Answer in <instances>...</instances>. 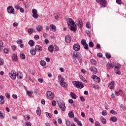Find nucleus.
I'll return each instance as SVG.
<instances>
[{
    "instance_id": "obj_58",
    "label": "nucleus",
    "mask_w": 126,
    "mask_h": 126,
    "mask_svg": "<svg viewBox=\"0 0 126 126\" xmlns=\"http://www.w3.org/2000/svg\"><path fill=\"white\" fill-rule=\"evenodd\" d=\"M97 56L98 58H102L103 57V54L101 53H97Z\"/></svg>"
},
{
    "instance_id": "obj_31",
    "label": "nucleus",
    "mask_w": 126,
    "mask_h": 126,
    "mask_svg": "<svg viewBox=\"0 0 126 126\" xmlns=\"http://www.w3.org/2000/svg\"><path fill=\"white\" fill-rule=\"evenodd\" d=\"M70 96L72 99H76V97H77L76 94H74V93L71 92L70 93Z\"/></svg>"
},
{
    "instance_id": "obj_21",
    "label": "nucleus",
    "mask_w": 126,
    "mask_h": 126,
    "mask_svg": "<svg viewBox=\"0 0 126 126\" xmlns=\"http://www.w3.org/2000/svg\"><path fill=\"white\" fill-rule=\"evenodd\" d=\"M90 70H91L93 73H97V68L95 66H92L90 68Z\"/></svg>"
},
{
    "instance_id": "obj_25",
    "label": "nucleus",
    "mask_w": 126,
    "mask_h": 126,
    "mask_svg": "<svg viewBox=\"0 0 126 126\" xmlns=\"http://www.w3.org/2000/svg\"><path fill=\"white\" fill-rule=\"evenodd\" d=\"M115 67V69H120V68H121V67H122V65H121L120 64H114V67Z\"/></svg>"
},
{
    "instance_id": "obj_6",
    "label": "nucleus",
    "mask_w": 126,
    "mask_h": 126,
    "mask_svg": "<svg viewBox=\"0 0 126 126\" xmlns=\"http://www.w3.org/2000/svg\"><path fill=\"white\" fill-rule=\"evenodd\" d=\"M60 84L63 88H67V84L64 81V78H61Z\"/></svg>"
},
{
    "instance_id": "obj_1",
    "label": "nucleus",
    "mask_w": 126,
    "mask_h": 126,
    "mask_svg": "<svg viewBox=\"0 0 126 126\" xmlns=\"http://www.w3.org/2000/svg\"><path fill=\"white\" fill-rule=\"evenodd\" d=\"M67 23L69 29L71 30V31H76V25H75L74 21H73L72 19H71V18H69L67 20Z\"/></svg>"
},
{
    "instance_id": "obj_51",
    "label": "nucleus",
    "mask_w": 126,
    "mask_h": 126,
    "mask_svg": "<svg viewBox=\"0 0 126 126\" xmlns=\"http://www.w3.org/2000/svg\"><path fill=\"white\" fill-rule=\"evenodd\" d=\"M94 89H100V87L99 86V85H94Z\"/></svg>"
},
{
    "instance_id": "obj_37",
    "label": "nucleus",
    "mask_w": 126,
    "mask_h": 126,
    "mask_svg": "<svg viewBox=\"0 0 126 126\" xmlns=\"http://www.w3.org/2000/svg\"><path fill=\"white\" fill-rule=\"evenodd\" d=\"M46 117H47L48 119H51L52 118V114L51 113L45 112Z\"/></svg>"
},
{
    "instance_id": "obj_26",
    "label": "nucleus",
    "mask_w": 126,
    "mask_h": 126,
    "mask_svg": "<svg viewBox=\"0 0 126 126\" xmlns=\"http://www.w3.org/2000/svg\"><path fill=\"white\" fill-rule=\"evenodd\" d=\"M100 121L103 125H106V124H107V120H106V119L104 118L103 117H100Z\"/></svg>"
},
{
    "instance_id": "obj_64",
    "label": "nucleus",
    "mask_w": 126,
    "mask_h": 126,
    "mask_svg": "<svg viewBox=\"0 0 126 126\" xmlns=\"http://www.w3.org/2000/svg\"><path fill=\"white\" fill-rule=\"evenodd\" d=\"M102 116H107V113H106V111H103L102 112Z\"/></svg>"
},
{
    "instance_id": "obj_49",
    "label": "nucleus",
    "mask_w": 126,
    "mask_h": 126,
    "mask_svg": "<svg viewBox=\"0 0 126 126\" xmlns=\"http://www.w3.org/2000/svg\"><path fill=\"white\" fill-rule=\"evenodd\" d=\"M0 119H4V114L0 111Z\"/></svg>"
},
{
    "instance_id": "obj_16",
    "label": "nucleus",
    "mask_w": 126,
    "mask_h": 126,
    "mask_svg": "<svg viewBox=\"0 0 126 126\" xmlns=\"http://www.w3.org/2000/svg\"><path fill=\"white\" fill-rule=\"evenodd\" d=\"M50 27L51 31H53V32H56L57 31V27L53 24L50 25Z\"/></svg>"
},
{
    "instance_id": "obj_59",
    "label": "nucleus",
    "mask_w": 126,
    "mask_h": 126,
    "mask_svg": "<svg viewBox=\"0 0 126 126\" xmlns=\"http://www.w3.org/2000/svg\"><path fill=\"white\" fill-rule=\"evenodd\" d=\"M34 38L35 39V40H39V36L38 35V34H35L34 36Z\"/></svg>"
},
{
    "instance_id": "obj_10",
    "label": "nucleus",
    "mask_w": 126,
    "mask_h": 126,
    "mask_svg": "<svg viewBox=\"0 0 126 126\" xmlns=\"http://www.w3.org/2000/svg\"><path fill=\"white\" fill-rule=\"evenodd\" d=\"M81 44L83 46L85 50L87 51L88 50V44L86 43V40L85 39H82L81 41Z\"/></svg>"
},
{
    "instance_id": "obj_12",
    "label": "nucleus",
    "mask_w": 126,
    "mask_h": 126,
    "mask_svg": "<svg viewBox=\"0 0 126 126\" xmlns=\"http://www.w3.org/2000/svg\"><path fill=\"white\" fill-rule=\"evenodd\" d=\"M65 41L66 43H67V44H69V43L71 42V37H70V35H67L65 36Z\"/></svg>"
},
{
    "instance_id": "obj_42",
    "label": "nucleus",
    "mask_w": 126,
    "mask_h": 126,
    "mask_svg": "<svg viewBox=\"0 0 126 126\" xmlns=\"http://www.w3.org/2000/svg\"><path fill=\"white\" fill-rule=\"evenodd\" d=\"M40 64L42 66H44V65H46V62H45L44 61L42 60V61H40Z\"/></svg>"
},
{
    "instance_id": "obj_29",
    "label": "nucleus",
    "mask_w": 126,
    "mask_h": 126,
    "mask_svg": "<svg viewBox=\"0 0 126 126\" xmlns=\"http://www.w3.org/2000/svg\"><path fill=\"white\" fill-rule=\"evenodd\" d=\"M106 66L108 69H110V68H112V67H114V64L113 63H108L107 64Z\"/></svg>"
},
{
    "instance_id": "obj_20",
    "label": "nucleus",
    "mask_w": 126,
    "mask_h": 126,
    "mask_svg": "<svg viewBox=\"0 0 126 126\" xmlns=\"http://www.w3.org/2000/svg\"><path fill=\"white\" fill-rule=\"evenodd\" d=\"M100 4L103 7H106L107 6V2L106 1V0H101Z\"/></svg>"
},
{
    "instance_id": "obj_9",
    "label": "nucleus",
    "mask_w": 126,
    "mask_h": 126,
    "mask_svg": "<svg viewBox=\"0 0 126 126\" xmlns=\"http://www.w3.org/2000/svg\"><path fill=\"white\" fill-rule=\"evenodd\" d=\"M9 76L11 79H16V72L12 70L9 73Z\"/></svg>"
},
{
    "instance_id": "obj_7",
    "label": "nucleus",
    "mask_w": 126,
    "mask_h": 126,
    "mask_svg": "<svg viewBox=\"0 0 126 126\" xmlns=\"http://www.w3.org/2000/svg\"><path fill=\"white\" fill-rule=\"evenodd\" d=\"M32 16L35 19H37V18H39V15H38V11L36 9H33L32 10Z\"/></svg>"
},
{
    "instance_id": "obj_48",
    "label": "nucleus",
    "mask_w": 126,
    "mask_h": 126,
    "mask_svg": "<svg viewBox=\"0 0 126 126\" xmlns=\"http://www.w3.org/2000/svg\"><path fill=\"white\" fill-rule=\"evenodd\" d=\"M20 57L22 60H25V55L24 54L22 53L20 54Z\"/></svg>"
},
{
    "instance_id": "obj_38",
    "label": "nucleus",
    "mask_w": 126,
    "mask_h": 126,
    "mask_svg": "<svg viewBox=\"0 0 126 126\" xmlns=\"http://www.w3.org/2000/svg\"><path fill=\"white\" fill-rule=\"evenodd\" d=\"M105 56L107 59H111V58H112V56H111V54L109 53H106L105 54Z\"/></svg>"
},
{
    "instance_id": "obj_11",
    "label": "nucleus",
    "mask_w": 126,
    "mask_h": 126,
    "mask_svg": "<svg viewBox=\"0 0 126 126\" xmlns=\"http://www.w3.org/2000/svg\"><path fill=\"white\" fill-rule=\"evenodd\" d=\"M73 49L74 51H77L80 50V45L78 43L74 44L73 46Z\"/></svg>"
},
{
    "instance_id": "obj_19",
    "label": "nucleus",
    "mask_w": 126,
    "mask_h": 126,
    "mask_svg": "<svg viewBox=\"0 0 126 126\" xmlns=\"http://www.w3.org/2000/svg\"><path fill=\"white\" fill-rule=\"evenodd\" d=\"M36 29L38 32H41L43 30V26L39 25L36 27Z\"/></svg>"
},
{
    "instance_id": "obj_27",
    "label": "nucleus",
    "mask_w": 126,
    "mask_h": 126,
    "mask_svg": "<svg viewBox=\"0 0 126 126\" xmlns=\"http://www.w3.org/2000/svg\"><path fill=\"white\" fill-rule=\"evenodd\" d=\"M68 116H69V118L72 119V118L74 117V114L72 112V111H70L68 113Z\"/></svg>"
},
{
    "instance_id": "obj_2",
    "label": "nucleus",
    "mask_w": 126,
    "mask_h": 126,
    "mask_svg": "<svg viewBox=\"0 0 126 126\" xmlns=\"http://www.w3.org/2000/svg\"><path fill=\"white\" fill-rule=\"evenodd\" d=\"M56 100L59 108L62 111H63V112H65L66 107H65V105H64V102H63V100L60 99L59 97L56 98Z\"/></svg>"
},
{
    "instance_id": "obj_53",
    "label": "nucleus",
    "mask_w": 126,
    "mask_h": 126,
    "mask_svg": "<svg viewBox=\"0 0 126 126\" xmlns=\"http://www.w3.org/2000/svg\"><path fill=\"white\" fill-rule=\"evenodd\" d=\"M81 72L83 73L84 74H86V73H87V71L84 69H82L81 70Z\"/></svg>"
},
{
    "instance_id": "obj_8",
    "label": "nucleus",
    "mask_w": 126,
    "mask_h": 126,
    "mask_svg": "<svg viewBox=\"0 0 126 126\" xmlns=\"http://www.w3.org/2000/svg\"><path fill=\"white\" fill-rule=\"evenodd\" d=\"M7 11L10 14H15L14 12V8L12 6H9L7 8Z\"/></svg>"
},
{
    "instance_id": "obj_18",
    "label": "nucleus",
    "mask_w": 126,
    "mask_h": 126,
    "mask_svg": "<svg viewBox=\"0 0 126 126\" xmlns=\"http://www.w3.org/2000/svg\"><path fill=\"white\" fill-rule=\"evenodd\" d=\"M16 76L19 79H22L23 78V74L22 72H19Z\"/></svg>"
},
{
    "instance_id": "obj_46",
    "label": "nucleus",
    "mask_w": 126,
    "mask_h": 126,
    "mask_svg": "<svg viewBox=\"0 0 126 126\" xmlns=\"http://www.w3.org/2000/svg\"><path fill=\"white\" fill-rule=\"evenodd\" d=\"M28 32L29 34H32L33 33V29L30 28L28 30Z\"/></svg>"
},
{
    "instance_id": "obj_14",
    "label": "nucleus",
    "mask_w": 126,
    "mask_h": 126,
    "mask_svg": "<svg viewBox=\"0 0 126 126\" xmlns=\"http://www.w3.org/2000/svg\"><path fill=\"white\" fill-rule=\"evenodd\" d=\"M34 49H35L36 52H42L43 48L40 45H36Z\"/></svg>"
},
{
    "instance_id": "obj_30",
    "label": "nucleus",
    "mask_w": 126,
    "mask_h": 126,
    "mask_svg": "<svg viewBox=\"0 0 126 126\" xmlns=\"http://www.w3.org/2000/svg\"><path fill=\"white\" fill-rule=\"evenodd\" d=\"M35 44V42L33 41L32 40H30L29 42V44L31 47H33Z\"/></svg>"
},
{
    "instance_id": "obj_43",
    "label": "nucleus",
    "mask_w": 126,
    "mask_h": 126,
    "mask_svg": "<svg viewBox=\"0 0 126 126\" xmlns=\"http://www.w3.org/2000/svg\"><path fill=\"white\" fill-rule=\"evenodd\" d=\"M89 47H91V48H93V47H94V43H93V42L90 41L89 43Z\"/></svg>"
},
{
    "instance_id": "obj_50",
    "label": "nucleus",
    "mask_w": 126,
    "mask_h": 126,
    "mask_svg": "<svg viewBox=\"0 0 126 126\" xmlns=\"http://www.w3.org/2000/svg\"><path fill=\"white\" fill-rule=\"evenodd\" d=\"M5 97H6L7 99H10V94H9V93H6L5 94Z\"/></svg>"
},
{
    "instance_id": "obj_52",
    "label": "nucleus",
    "mask_w": 126,
    "mask_h": 126,
    "mask_svg": "<svg viewBox=\"0 0 126 126\" xmlns=\"http://www.w3.org/2000/svg\"><path fill=\"white\" fill-rule=\"evenodd\" d=\"M73 62L74 63H77V58L73 57Z\"/></svg>"
},
{
    "instance_id": "obj_3",
    "label": "nucleus",
    "mask_w": 126,
    "mask_h": 126,
    "mask_svg": "<svg viewBox=\"0 0 126 126\" xmlns=\"http://www.w3.org/2000/svg\"><path fill=\"white\" fill-rule=\"evenodd\" d=\"M72 84L76 87V88H79V89H82L84 87V85L82 82H80L78 81H74L72 82Z\"/></svg>"
},
{
    "instance_id": "obj_56",
    "label": "nucleus",
    "mask_w": 126,
    "mask_h": 126,
    "mask_svg": "<svg viewBox=\"0 0 126 126\" xmlns=\"http://www.w3.org/2000/svg\"><path fill=\"white\" fill-rule=\"evenodd\" d=\"M17 44H22V43H23L22 40H21V39H18L17 40Z\"/></svg>"
},
{
    "instance_id": "obj_63",
    "label": "nucleus",
    "mask_w": 126,
    "mask_h": 126,
    "mask_svg": "<svg viewBox=\"0 0 126 126\" xmlns=\"http://www.w3.org/2000/svg\"><path fill=\"white\" fill-rule=\"evenodd\" d=\"M12 98H13L14 99H17V95H16V94H13Z\"/></svg>"
},
{
    "instance_id": "obj_45",
    "label": "nucleus",
    "mask_w": 126,
    "mask_h": 126,
    "mask_svg": "<svg viewBox=\"0 0 126 126\" xmlns=\"http://www.w3.org/2000/svg\"><path fill=\"white\" fill-rule=\"evenodd\" d=\"M110 113L112 114V115H117L118 114V113L117 112V111L114 110H111L110 111Z\"/></svg>"
},
{
    "instance_id": "obj_33",
    "label": "nucleus",
    "mask_w": 126,
    "mask_h": 126,
    "mask_svg": "<svg viewBox=\"0 0 126 126\" xmlns=\"http://www.w3.org/2000/svg\"><path fill=\"white\" fill-rule=\"evenodd\" d=\"M48 50L49 52H51V53H53L54 52V46L53 45H50L48 47Z\"/></svg>"
},
{
    "instance_id": "obj_36",
    "label": "nucleus",
    "mask_w": 126,
    "mask_h": 126,
    "mask_svg": "<svg viewBox=\"0 0 126 126\" xmlns=\"http://www.w3.org/2000/svg\"><path fill=\"white\" fill-rule=\"evenodd\" d=\"M80 79L83 81V82H87V80H86V79L83 77L82 75H80Z\"/></svg>"
},
{
    "instance_id": "obj_40",
    "label": "nucleus",
    "mask_w": 126,
    "mask_h": 126,
    "mask_svg": "<svg viewBox=\"0 0 126 126\" xmlns=\"http://www.w3.org/2000/svg\"><path fill=\"white\" fill-rule=\"evenodd\" d=\"M115 71L116 74H121V71H120V69H115Z\"/></svg>"
},
{
    "instance_id": "obj_54",
    "label": "nucleus",
    "mask_w": 126,
    "mask_h": 126,
    "mask_svg": "<svg viewBox=\"0 0 126 126\" xmlns=\"http://www.w3.org/2000/svg\"><path fill=\"white\" fill-rule=\"evenodd\" d=\"M25 124H26V126H32L31 125V123H30V122H26L25 123Z\"/></svg>"
},
{
    "instance_id": "obj_24",
    "label": "nucleus",
    "mask_w": 126,
    "mask_h": 126,
    "mask_svg": "<svg viewBox=\"0 0 126 126\" xmlns=\"http://www.w3.org/2000/svg\"><path fill=\"white\" fill-rule=\"evenodd\" d=\"M78 26L80 28H81V27L83 26V23H82V20H81V19H79L78 20Z\"/></svg>"
},
{
    "instance_id": "obj_39",
    "label": "nucleus",
    "mask_w": 126,
    "mask_h": 126,
    "mask_svg": "<svg viewBox=\"0 0 126 126\" xmlns=\"http://www.w3.org/2000/svg\"><path fill=\"white\" fill-rule=\"evenodd\" d=\"M86 26L87 28H88L89 29L91 28V25L90 24V23L89 22H87L86 24Z\"/></svg>"
},
{
    "instance_id": "obj_28",
    "label": "nucleus",
    "mask_w": 126,
    "mask_h": 126,
    "mask_svg": "<svg viewBox=\"0 0 126 126\" xmlns=\"http://www.w3.org/2000/svg\"><path fill=\"white\" fill-rule=\"evenodd\" d=\"M12 59L13 61H15V62H16L18 60L17 55H16V54H13V55L12 56Z\"/></svg>"
},
{
    "instance_id": "obj_41",
    "label": "nucleus",
    "mask_w": 126,
    "mask_h": 126,
    "mask_svg": "<svg viewBox=\"0 0 126 126\" xmlns=\"http://www.w3.org/2000/svg\"><path fill=\"white\" fill-rule=\"evenodd\" d=\"M27 94H28V95L29 96H31V95H32V94H33V92H32V91H27Z\"/></svg>"
},
{
    "instance_id": "obj_22",
    "label": "nucleus",
    "mask_w": 126,
    "mask_h": 126,
    "mask_svg": "<svg viewBox=\"0 0 126 126\" xmlns=\"http://www.w3.org/2000/svg\"><path fill=\"white\" fill-rule=\"evenodd\" d=\"M0 104L1 105L4 104V97L2 95H0Z\"/></svg>"
},
{
    "instance_id": "obj_23",
    "label": "nucleus",
    "mask_w": 126,
    "mask_h": 126,
    "mask_svg": "<svg viewBox=\"0 0 126 126\" xmlns=\"http://www.w3.org/2000/svg\"><path fill=\"white\" fill-rule=\"evenodd\" d=\"M36 52L37 51L35 50V49L33 48L30 50V53L32 56H35V55H36Z\"/></svg>"
},
{
    "instance_id": "obj_47",
    "label": "nucleus",
    "mask_w": 126,
    "mask_h": 126,
    "mask_svg": "<svg viewBox=\"0 0 126 126\" xmlns=\"http://www.w3.org/2000/svg\"><path fill=\"white\" fill-rule=\"evenodd\" d=\"M24 118H25V120L26 121H28V120H30V116H29V115L25 116Z\"/></svg>"
},
{
    "instance_id": "obj_13",
    "label": "nucleus",
    "mask_w": 126,
    "mask_h": 126,
    "mask_svg": "<svg viewBox=\"0 0 126 126\" xmlns=\"http://www.w3.org/2000/svg\"><path fill=\"white\" fill-rule=\"evenodd\" d=\"M92 78L93 79H94V81H95V82H97L98 83H99V82H100V78L98 77L96 75H94L93 76V77H92Z\"/></svg>"
},
{
    "instance_id": "obj_62",
    "label": "nucleus",
    "mask_w": 126,
    "mask_h": 126,
    "mask_svg": "<svg viewBox=\"0 0 126 126\" xmlns=\"http://www.w3.org/2000/svg\"><path fill=\"white\" fill-rule=\"evenodd\" d=\"M52 106H56L57 105V102L55 100H53L52 102Z\"/></svg>"
},
{
    "instance_id": "obj_5",
    "label": "nucleus",
    "mask_w": 126,
    "mask_h": 126,
    "mask_svg": "<svg viewBox=\"0 0 126 126\" xmlns=\"http://www.w3.org/2000/svg\"><path fill=\"white\" fill-rule=\"evenodd\" d=\"M46 95L49 100H53V99L55 98V94L51 91H47L46 93Z\"/></svg>"
},
{
    "instance_id": "obj_17",
    "label": "nucleus",
    "mask_w": 126,
    "mask_h": 126,
    "mask_svg": "<svg viewBox=\"0 0 126 126\" xmlns=\"http://www.w3.org/2000/svg\"><path fill=\"white\" fill-rule=\"evenodd\" d=\"M74 122L77 123L78 126H83L82 123H81V121H79L78 119L77 118H76V117L74 118Z\"/></svg>"
},
{
    "instance_id": "obj_32",
    "label": "nucleus",
    "mask_w": 126,
    "mask_h": 126,
    "mask_svg": "<svg viewBox=\"0 0 126 126\" xmlns=\"http://www.w3.org/2000/svg\"><path fill=\"white\" fill-rule=\"evenodd\" d=\"M111 121L113 123H116L118 121V119L116 117H112L110 118Z\"/></svg>"
},
{
    "instance_id": "obj_44",
    "label": "nucleus",
    "mask_w": 126,
    "mask_h": 126,
    "mask_svg": "<svg viewBox=\"0 0 126 126\" xmlns=\"http://www.w3.org/2000/svg\"><path fill=\"white\" fill-rule=\"evenodd\" d=\"M3 51H4V54H8V52H9V50L8 48H5L4 49Z\"/></svg>"
},
{
    "instance_id": "obj_60",
    "label": "nucleus",
    "mask_w": 126,
    "mask_h": 126,
    "mask_svg": "<svg viewBox=\"0 0 126 126\" xmlns=\"http://www.w3.org/2000/svg\"><path fill=\"white\" fill-rule=\"evenodd\" d=\"M118 4H122V0H116Z\"/></svg>"
},
{
    "instance_id": "obj_57",
    "label": "nucleus",
    "mask_w": 126,
    "mask_h": 126,
    "mask_svg": "<svg viewBox=\"0 0 126 126\" xmlns=\"http://www.w3.org/2000/svg\"><path fill=\"white\" fill-rule=\"evenodd\" d=\"M66 125L67 126H70V121L69 120H66Z\"/></svg>"
},
{
    "instance_id": "obj_15",
    "label": "nucleus",
    "mask_w": 126,
    "mask_h": 126,
    "mask_svg": "<svg viewBox=\"0 0 126 126\" xmlns=\"http://www.w3.org/2000/svg\"><path fill=\"white\" fill-rule=\"evenodd\" d=\"M109 88L110 89H114L115 88V82L112 81L109 84Z\"/></svg>"
},
{
    "instance_id": "obj_4",
    "label": "nucleus",
    "mask_w": 126,
    "mask_h": 126,
    "mask_svg": "<svg viewBox=\"0 0 126 126\" xmlns=\"http://www.w3.org/2000/svg\"><path fill=\"white\" fill-rule=\"evenodd\" d=\"M72 58H77L79 60V63H81V60H82V56L78 52H74L72 55Z\"/></svg>"
},
{
    "instance_id": "obj_55",
    "label": "nucleus",
    "mask_w": 126,
    "mask_h": 126,
    "mask_svg": "<svg viewBox=\"0 0 126 126\" xmlns=\"http://www.w3.org/2000/svg\"><path fill=\"white\" fill-rule=\"evenodd\" d=\"M11 48H12L13 51H16V48H17L16 45H12L11 46Z\"/></svg>"
},
{
    "instance_id": "obj_35",
    "label": "nucleus",
    "mask_w": 126,
    "mask_h": 126,
    "mask_svg": "<svg viewBox=\"0 0 126 126\" xmlns=\"http://www.w3.org/2000/svg\"><path fill=\"white\" fill-rule=\"evenodd\" d=\"M36 114L38 115V116H41V109H40V107H37V109L36 110Z\"/></svg>"
},
{
    "instance_id": "obj_34",
    "label": "nucleus",
    "mask_w": 126,
    "mask_h": 126,
    "mask_svg": "<svg viewBox=\"0 0 126 126\" xmlns=\"http://www.w3.org/2000/svg\"><path fill=\"white\" fill-rule=\"evenodd\" d=\"M90 62L92 64H94V65H96V64H97V61L94 59L91 60Z\"/></svg>"
},
{
    "instance_id": "obj_61",
    "label": "nucleus",
    "mask_w": 126,
    "mask_h": 126,
    "mask_svg": "<svg viewBox=\"0 0 126 126\" xmlns=\"http://www.w3.org/2000/svg\"><path fill=\"white\" fill-rule=\"evenodd\" d=\"M94 125L95 126H100V123L98 121L95 122Z\"/></svg>"
}]
</instances>
